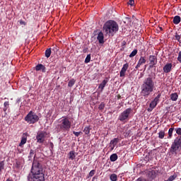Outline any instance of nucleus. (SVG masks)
I'll list each match as a JSON object with an SVG mask.
<instances>
[{"label": "nucleus", "mask_w": 181, "mask_h": 181, "mask_svg": "<svg viewBox=\"0 0 181 181\" xmlns=\"http://www.w3.org/2000/svg\"><path fill=\"white\" fill-rule=\"evenodd\" d=\"M132 111H133L132 108L131 107L127 108L126 110H124V111L120 113L118 119L122 122H127V120H129V118Z\"/></svg>", "instance_id": "nucleus-7"}, {"label": "nucleus", "mask_w": 181, "mask_h": 181, "mask_svg": "<svg viewBox=\"0 0 181 181\" xmlns=\"http://www.w3.org/2000/svg\"><path fill=\"white\" fill-rule=\"evenodd\" d=\"M75 83H76V80H74V78H72V79L70 80V81L68 83L69 87H73V86L74 85Z\"/></svg>", "instance_id": "nucleus-31"}, {"label": "nucleus", "mask_w": 181, "mask_h": 181, "mask_svg": "<svg viewBox=\"0 0 181 181\" xmlns=\"http://www.w3.org/2000/svg\"><path fill=\"white\" fill-rule=\"evenodd\" d=\"M105 106V103H101L99 105L98 108H99V110H104Z\"/></svg>", "instance_id": "nucleus-37"}, {"label": "nucleus", "mask_w": 181, "mask_h": 181, "mask_svg": "<svg viewBox=\"0 0 181 181\" xmlns=\"http://www.w3.org/2000/svg\"><path fill=\"white\" fill-rule=\"evenodd\" d=\"M73 134L76 136V137H78V136H80V134H82V132H76V131H74Z\"/></svg>", "instance_id": "nucleus-40"}, {"label": "nucleus", "mask_w": 181, "mask_h": 181, "mask_svg": "<svg viewBox=\"0 0 181 181\" xmlns=\"http://www.w3.org/2000/svg\"><path fill=\"white\" fill-rule=\"evenodd\" d=\"M167 181H168V180H167Z\"/></svg>", "instance_id": "nucleus-49"}, {"label": "nucleus", "mask_w": 181, "mask_h": 181, "mask_svg": "<svg viewBox=\"0 0 181 181\" xmlns=\"http://www.w3.org/2000/svg\"><path fill=\"white\" fill-rule=\"evenodd\" d=\"M106 34L114 35L119 30V25L115 21H107L103 26Z\"/></svg>", "instance_id": "nucleus-5"}, {"label": "nucleus", "mask_w": 181, "mask_h": 181, "mask_svg": "<svg viewBox=\"0 0 181 181\" xmlns=\"http://www.w3.org/2000/svg\"><path fill=\"white\" fill-rule=\"evenodd\" d=\"M6 181H13V180L12 178H7Z\"/></svg>", "instance_id": "nucleus-46"}, {"label": "nucleus", "mask_w": 181, "mask_h": 181, "mask_svg": "<svg viewBox=\"0 0 181 181\" xmlns=\"http://www.w3.org/2000/svg\"><path fill=\"white\" fill-rule=\"evenodd\" d=\"M136 181H146V178L139 177V178H137V180H136Z\"/></svg>", "instance_id": "nucleus-41"}, {"label": "nucleus", "mask_w": 181, "mask_h": 181, "mask_svg": "<svg viewBox=\"0 0 181 181\" xmlns=\"http://www.w3.org/2000/svg\"><path fill=\"white\" fill-rule=\"evenodd\" d=\"M174 129H175V127H170V129H169L168 136H167V138L168 139H171V138L173 137V134Z\"/></svg>", "instance_id": "nucleus-23"}, {"label": "nucleus", "mask_w": 181, "mask_h": 181, "mask_svg": "<svg viewBox=\"0 0 181 181\" xmlns=\"http://www.w3.org/2000/svg\"><path fill=\"white\" fill-rule=\"evenodd\" d=\"M46 70V66L42 64H38L35 66V71H42L43 73H45Z\"/></svg>", "instance_id": "nucleus-14"}, {"label": "nucleus", "mask_w": 181, "mask_h": 181, "mask_svg": "<svg viewBox=\"0 0 181 181\" xmlns=\"http://www.w3.org/2000/svg\"><path fill=\"white\" fill-rule=\"evenodd\" d=\"M160 30H163V28L162 27H160Z\"/></svg>", "instance_id": "nucleus-48"}, {"label": "nucleus", "mask_w": 181, "mask_h": 181, "mask_svg": "<svg viewBox=\"0 0 181 181\" xmlns=\"http://www.w3.org/2000/svg\"><path fill=\"white\" fill-rule=\"evenodd\" d=\"M175 37V40H177V41L180 42V39H181L180 35H178L177 33H176Z\"/></svg>", "instance_id": "nucleus-38"}, {"label": "nucleus", "mask_w": 181, "mask_h": 181, "mask_svg": "<svg viewBox=\"0 0 181 181\" xmlns=\"http://www.w3.org/2000/svg\"><path fill=\"white\" fill-rule=\"evenodd\" d=\"M28 140V133H23L22 136V139L21 140L19 146L22 147L23 145H25Z\"/></svg>", "instance_id": "nucleus-13"}, {"label": "nucleus", "mask_w": 181, "mask_h": 181, "mask_svg": "<svg viewBox=\"0 0 181 181\" xmlns=\"http://www.w3.org/2000/svg\"><path fill=\"white\" fill-rule=\"evenodd\" d=\"M91 60V55L89 54L88 55L86 56V59L85 60L86 64H88L90 61Z\"/></svg>", "instance_id": "nucleus-34"}, {"label": "nucleus", "mask_w": 181, "mask_h": 181, "mask_svg": "<svg viewBox=\"0 0 181 181\" xmlns=\"http://www.w3.org/2000/svg\"><path fill=\"white\" fill-rule=\"evenodd\" d=\"M177 61L181 64V51L178 52Z\"/></svg>", "instance_id": "nucleus-39"}, {"label": "nucleus", "mask_w": 181, "mask_h": 181, "mask_svg": "<svg viewBox=\"0 0 181 181\" xmlns=\"http://www.w3.org/2000/svg\"><path fill=\"white\" fill-rule=\"evenodd\" d=\"M126 45H127V42L123 41V42H122V46H126Z\"/></svg>", "instance_id": "nucleus-45"}, {"label": "nucleus", "mask_w": 181, "mask_h": 181, "mask_svg": "<svg viewBox=\"0 0 181 181\" xmlns=\"http://www.w3.org/2000/svg\"><path fill=\"white\" fill-rule=\"evenodd\" d=\"M5 168V163L4 162V160H2L1 162H0V174L1 173V170H4Z\"/></svg>", "instance_id": "nucleus-33"}, {"label": "nucleus", "mask_w": 181, "mask_h": 181, "mask_svg": "<svg viewBox=\"0 0 181 181\" xmlns=\"http://www.w3.org/2000/svg\"><path fill=\"white\" fill-rule=\"evenodd\" d=\"M173 64H166L165 66H163L164 73H170L172 71Z\"/></svg>", "instance_id": "nucleus-15"}, {"label": "nucleus", "mask_w": 181, "mask_h": 181, "mask_svg": "<svg viewBox=\"0 0 181 181\" xmlns=\"http://www.w3.org/2000/svg\"><path fill=\"white\" fill-rule=\"evenodd\" d=\"M117 159L118 156L117 153H112V155L110 156V160H111V162H115L116 160H117Z\"/></svg>", "instance_id": "nucleus-22"}, {"label": "nucleus", "mask_w": 181, "mask_h": 181, "mask_svg": "<svg viewBox=\"0 0 181 181\" xmlns=\"http://www.w3.org/2000/svg\"><path fill=\"white\" fill-rule=\"evenodd\" d=\"M160 98H161V93L158 90V93H157V95L156 96V98H154V102H155V104H156V107L158 104Z\"/></svg>", "instance_id": "nucleus-17"}, {"label": "nucleus", "mask_w": 181, "mask_h": 181, "mask_svg": "<svg viewBox=\"0 0 181 181\" xmlns=\"http://www.w3.org/2000/svg\"><path fill=\"white\" fill-rule=\"evenodd\" d=\"M122 98V96L120 95H117V99H121Z\"/></svg>", "instance_id": "nucleus-47"}, {"label": "nucleus", "mask_w": 181, "mask_h": 181, "mask_svg": "<svg viewBox=\"0 0 181 181\" xmlns=\"http://www.w3.org/2000/svg\"><path fill=\"white\" fill-rule=\"evenodd\" d=\"M29 157L30 158H32L33 157H34V158H35V157H36V152L34 150L31 149L30 151Z\"/></svg>", "instance_id": "nucleus-29"}, {"label": "nucleus", "mask_w": 181, "mask_h": 181, "mask_svg": "<svg viewBox=\"0 0 181 181\" xmlns=\"http://www.w3.org/2000/svg\"><path fill=\"white\" fill-rule=\"evenodd\" d=\"M138 53V50L137 49H134L131 54H129V57H134L136 55V54Z\"/></svg>", "instance_id": "nucleus-30"}, {"label": "nucleus", "mask_w": 181, "mask_h": 181, "mask_svg": "<svg viewBox=\"0 0 181 181\" xmlns=\"http://www.w3.org/2000/svg\"><path fill=\"white\" fill-rule=\"evenodd\" d=\"M47 136V133L45 132V131H41L40 132H38L36 135V139L37 143L40 144H42L45 141V138Z\"/></svg>", "instance_id": "nucleus-8"}, {"label": "nucleus", "mask_w": 181, "mask_h": 181, "mask_svg": "<svg viewBox=\"0 0 181 181\" xmlns=\"http://www.w3.org/2000/svg\"><path fill=\"white\" fill-rule=\"evenodd\" d=\"M128 4L134 5V0H129Z\"/></svg>", "instance_id": "nucleus-42"}, {"label": "nucleus", "mask_w": 181, "mask_h": 181, "mask_svg": "<svg viewBox=\"0 0 181 181\" xmlns=\"http://www.w3.org/2000/svg\"><path fill=\"white\" fill-rule=\"evenodd\" d=\"M49 145L52 148H54V143H52V141L49 142Z\"/></svg>", "instance_id": "nucleus-44"}, {"label": "nucleus", "mask_w": 181, "mask_h": 181, "mask_svg": "<svg viewBox=\"0 0 181 181\" xmlns=\"http://www.w3.org/2000/svg\"><path fill=\"white\" fill-rule=\"evenodd\" d=\"M52 54L51 48H48L45 50V57L49 58Z\"/></svg>", "instance_id": "nucleus-27"}, {"label": "nucleus", "mask_w": 181, "mask_h": 181, "mask_svg": "<svg viewBox=\"0 0 181 181\" xmlns=\"http://www.w3.org/2000/svg\"><path fill=\"white\" fill-rule=\"evenodd\" d=\"M146 56H141L140 59L138 61V64L135 66L136 69H139V68L141 67L142 64H146Z\"/></svg>", "instance_id": "nucleus-10"}, {"label": "nucleus", "mask_w": 181, "mask_h": 181, "mask_svg": "<svg viewBox=\"0 0 181 181\" xmlns=\"http://www.w3.org/2000/svg\"><path fill=\"white\" fill-rule=\"evenodd\" d=\"M98 40L99 43H104V34L102 33V31H100L98 35Z\"/></svg>", "instance_id": "nucleus-18"}, {"label": "nucleus", "mask_w": 181, "mask_h": 181, "mask_svg": "<svg viewBox=\"0 0 181 181\" xmlns=\"http://www.w3.org/2000/svg\"><path fill=\"white\" fill-rule=\"evenodd\" d=\"M90 129L89 126H86L85 127V129H83V132H85L86 134H90Z\"/></svg>", "instance_id": "nucleus-32"}, {"label": "nucleus", "mask_w": 181, "mask_h": 181, "mask_svg": "<svg viewBox=\"0 0 181 181\" xmlns=\"http://www.w3.org/2000/svg\"><path fill=\"white\" fill-rule=\"evenodd\" d=\"M155 107H156V106L155 99H153V100H152L151 103H150V107L147 109V111L152 112Z\"/></svg>", "instance_id": "nucleus-19"}, {"label": "nucleus", "mask_w": 181, "mask_h": 181, "mask_svg": "<svg viewBox=\"0 0 181 181\" xmlns=\"http://www.w3.org/2000/svg\"><path fill=\"white\" fill-rule=\"evenodd\" d=\"M95 174V170H91L89 173V177H93L94 175Z\"/></svg>", "instance_id": "nucleus-36"}, {"label": "nucleus", "mask_w": 181, "mask_h": 181, "mask_svg": "<svg viewBox=\"0 0 181 181\" xmlns=\"http://www.w3.org/2000/svg\"><path fill=\"white\" fill-rule=\"evenodd\" d=\"M20 24H23L24 25H26V23L25 22V21H22V20H21L20 21Z\"/></svg>", "instance_id": "nucleus-43"}, {"label": "nucleus", "mask_w": 181, "mask_h": 181, "mask_svg": "<svg viewBox=\"0 0 181 181\" xmlns=\"http://www.w3.org/2000/svg\"><path fill=\"white\" fill-rule=\"evenodd\" d=\"M178 97H179V95H178L177 93H172L170 94V100L172 101H177L178 99Z\"/></svg>", "instance_id": "nucleus-20"}, {"label": "nucleus", "mask_w": 181, "mask_h": 181, "mask_svg": "<svg viewBox=\"0 0 181 181\" xmlns=\"http://www.w3.org/2000/svg\"><path fill=\"white\" fill-rule=\"evenodd\" d=\"M156 75L149 74L148 76L144 78L141 87V94L142 97L148 98L156 90L155 80Z\"/></svg>", "instance_id": "nucleus-2"}, {"label": "nucleus", "mask_w": 181, "mask_h": 181, "mask_svg": "<svg viewBox=\"0 0 181 181\" xmlns=\"http://www.w3.org/2000/svg\"><path fill=\"white\" fill-rule=\"evenodd\" d=\"M71 127V122L68 117H62L60 123L57 126L58 132H68Z\"/></svg>", "instance_id": "nucleus-4"}, {"label": "nucleus", "mask_w": 181, "mask_h": 181, "mask_svg": "<svg viewBox=\"0 0 181 181\" xmlns=\"http://www.w3.org/2000/svg\"><path fill=\"white\" fill-rule=\"evenodd\" d=\"M165 135V131H160V132L158 133V137H159L160 139H163Z\"/></svg>", "instance_id": "nucleus-28"}, {"label": "nucleus", "mask_w": 181, "mask_h": 181, "mask_svg": "<svg viewBox=\"0 0 181 181\" xmlns=\"http://www.w3.org/2000/svg\"><path fill=\"white\" fill-rule=\"evenodd\" d=\"M111 181H117V175L116 173H112L110 176Z\"/></svg>", "instance_id": "nucleus-25"}, {"label": "nucleus", "mask_w": 181, "mask_h": 181, "mask_svg": "<svg viewBox=\"0 0 181 181\" xmlns=\"http://www.w3.org/2000/svg\"><path fill=\"white\" fill-rule=\"evenodd\" d=\"M45 169L38 160L33 162L31 170L28 175V181H45Z\"/></svg>", "instance_id": "nucleus-1"}, {"label": "nucleus", "mask_w": 181, "mask_h": 181, "mask_svg": "<svg viewBox=\"0 0 181 181\" xmlns=\"http://www.w3.org/2000/svg\"><path fill=\"white\" fill-rule=\"evenodd\" d=\"M176 177H177V175H173L169 177L168 181H174Z\"/></svg>", "instance_id": "nucleus-35"}, {"label": "nucleus", "mask_w": 181, "mask_h": 181, "mask_svg": "<svg viewBox=\"0 0 181 181\" xmlns=\"http://www.w3.org/2000/svg\"><path fill=\"white\" fill-rule=\"evenodd\" d=\"M69 158L71 159L72 160L76 158V153L75 151H70L69 153H68Z\"/></svg>", "instance_id": "nucleus-24"}, {"label": "nucleus", "mask_w": 181, "mask_h": 181, "mask_svg": "<svg viewBox=\"0 0 181 181\" xmlns=\"http://www.w3.org/2000/svg\"><path fill=\"white\" fill-rule=\"evenodd\" d=\"M39 117L35 112L30 111L29 113L25 117V121L27 122L28 124H35V122H38Z\"/></svg>", "instance_id": "nucleus-6"}, {"label": "nucleus", "mask_w": 181, "mask_h": 181, "mask_svg": "<svg viewBox=\"0 0 181 181\" xmlns=\"http://www.w3.org/2000/svg\"><path fill=\"white\" fill-rule=\"evenodd\" d=\"M181 22V17L180 16H175L173 18V23L174 24H179Z\"/></svg>", "instance_id": "nucleus-21"}, {"label": "nucleus", "mask_w": 181, "mask_h": 181, "mask_svg": "<svg viewBox=\"0 0 181 181\" xmlns=\"http://www.w3.org/2000/svg\"><path fill=\"white\" fill-rule=\"evenodd\" d=\"M119 138H114L112 140L110 141V145L111 146V150H114L116 145L119 143Z\"/></svg>", "instance_id": "nucleus-12"}, {"label": "nucleus", "mask_w": 181, "mask_h": 181, "mask_svg": "<svg viewBox=\"0 0 181 181\" xmlns=\"http://www.w3.org/2000/svg\"><path fill=\"white\" fill-rule=\"evenodd\" d=\"M148 60L150 62V67H154V66H156L158 64V59H157V56L155 55H150L148 57Z\"/></svg>", "instance_id": "nucleus-9"}, {"label": "nucleus", "mask_w": 181, "mask_h": 181, "mask_svg": "<svg viewBox=\"0 0 181 181\" xmlns=\"http://www.w3.org/2000/svg\"><path fill=\"white\" fill-rule=\"evenodd\" d=\"M129 67V64H123V66L120 71V77H123L125 76L126 75V71L128 70V68Z\"/></svg>", "instance_id": "nucleus-11"}, {"label": "nucleus", "mask_w": 181, "mask_h": 181, "mask_svg": "<svg viewBox=\"0 0 181 181\" xmlns=\"http://www.w3.org/2000/svg\"><path fill=\"white\" fill-rule=\"evenodd\" d=\"M175 131L179 136L175 138L170 148L172 155H177L179 148H181V127H177Z\"/></svg>", "instance_id": "nucleus-3"}, {"label": "nucleus", "mask_w": 181, "mask_h": 181, "mask_svg": "<svg viewBox=\"0 0 181 181\" xmlns=\"http://www.w3.org/2000/svg\"><path fill=\"white\" fill-rule=\"evenodd\" d=\"M4 105V111L6 112L8 108L10 106V103H9V101H5Z\"/></svg>", "instance_id": "nucleus-26"}, {"label": "nucleus", "mask_w": 181, "mask_h": 181, "mask_svg": "<svg viewBox=\"0 0 181 181\" xmlns=\"http://www.w3.org/2000/svg\"><path fill=\"white\" fill-rule=\"evenodd\" d=\"M107 83H108V79L107 78H105V80H103L101 82V83H100V85L98 86V88H101V90H103Z\"/></svg>", "instance_id": "nucleus-16"}]
</instances>
